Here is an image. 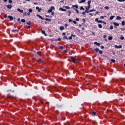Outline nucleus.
Masks as SVG:
<instances>
[{"mask_svg":"<svg viewBox=\"0 0 125 125\" xmlns=\"http://www.w3.org/2000/svg\"><path fill=\"white\" fill-rule=\"evenodd\" d=\"M54 9H55L54 6H51V8L47 11L48 13H50L51 12H52V10H54Z\"/></svg>","mask_w":125,"mask_h":125,"instance_id":"1","label":"nucleus"},{"mask_svg":"<svg viewBox=\"0 0 125 125\" xmlns=\"http://www.w3.org/2000/svg\"><path fill=\"white\" fill-rule=\"evenodd\" d=\"M95 50L96 51V52H98L99 51L100 54H103V51L101 50H99V48H97L95 49Z\"/></svg>","mask_w":125,"mask_h":125,"instance_id":"2","label":"nucleus"},{"mask_svg":"<svg viewBox=\"0 0 125 125\" xmlns=\"http://www.w3.org/2000/svg\"><path fill=\"white\" fill-rule=\"evenodd\" d=\"M71 59L72 61L73 62V63H76V61H77V60H76L74 57L71 56Z\"/></svg>","mask_w":125,"mask_h":125,"instance_id":"3","label":"nucleus"},{"mask_svg":"<svg viewBox=\"0 0 125 125\" xmlns=\"http://www.w3.org/2000/svg\"><path fill=\"white\" fill-rule=\"evenodd\" d=\"M115 48H122V47H123V46H122V45H120L119 46L115 45Z\"/></svg>","mask_w":125,"mask_h":125,"instance_id":"4","label":"nucleus"},{"mask_svg":"<svg viewBox=\"0 0 125 125\" xmlns=\"http://www.w3.org/2000/svg\"><path fill=\"white\" fill-rule=\"evenodd\" d=\"M37 16H38V17H39V18L40 19H42V20H44V18H42V16H41L40 15H37Z\"/></svg>","mask_w":125,"mask_h":125,"instance_id":"5","label":"nucleus"},{"mask_svg":"<svg viewBox=\"0 0 125 125\" xmlns=\"http://www.w3.org/2000/svg\"><path fill=\"white\" fill-rule=\"evenodd\" d=\"M7 8H8V9H11V8H12V5H7Z\"/></svg>","mask_w":125,"mask_h":125,"instance_id":"6","label":"nucleus"},{"mask_svg":"<svg viewBox=\"0 0 125 125\" xmlns=\"http://www.w3.org/2000/svg\"><path fill=\"white\" fill-rule=\"evenodd\" d=\"M72 7H73V8L75 7L76 9H78V8H79V5H73Z\"/></svg>","mask_w":125,"mask_h":125,"instance_id":"7","label":"nucleus"},{"mask_svg":"<svg viewBox=\"0 0 125 125\" xmlns=\"http://www.w3.org/2000/svg\"><path fill=\"white\" fill-rule=\"evenodd\" d=\"M41 33H42L43 34V35H44V36H47L46 33H45V31H44V30H42Z\"/></svg>","mask_w":125,"mask_h":125,"instance_id":"8","label":"nucleus"},{"mask_svg":"<svg viewBox=\"0 0 125 125\" xmlns=\"http://www.w3.org/2000/svg\"><path fill=\"white\" fill-rule=\"evenodd\" d=\"M8 18L10 19V21H12L13 20V17L11 16H8Z\"/></svg>","mask_w":125,"mask_h":125,"instance_id":"9","label":"nucleus"},{"mask_svg":"<svg viewBox=\"0 0 125 125\" xmlns=\"http://www.w3.org/2000/svg\"><path fill=\"white\" fill-rule=\"evenodd\" d=\"M18 11H19V12H21V13H23V12H24V11H23V10H21L19 8L17 9Z\"/></svg>","mask_w":125,"mask_h":125,"instance_id":"10","label":"nucleus"},{"mask_svg":"<svg viewBox=\"0 0 125 125\" xmlns=\"http://www.w3.org/2000/svg\"><path fill=\"white\" fill-rule=\"evenodd\" d=\"M59 10H60V11L66 12V9H63V8H59Z\"/></svg>","mask_w":125,"mask_h":125,"instance_id":"11","label":"nucleus"},{"mask_svg":"<svg viewBox=\"0 0 125 125\" xmlns=\"http://www.w3.org/2000/svg\"><path fill=\"white\" fill-rule=\"evenodd\" d=\"M90 8V5H88V6H86L85 7V9L86 10H89V9Z\"/></svg>","mask_w":125,"mask_h":125,"instance_id":"12","label":"nucleus"},{"mask_svg":"<svg viewBox=\"0 0 125 125\" xmlns=\"http://www.w3.org/2000/svg\"><path fill=\"white\" fill-rule=\"evenodd\" d=\"M94 44H96V45H98V46H99L100 45V43L97 42H94Z\"/></svg>","mask_w":125,"mask_h":125,"instance_id":"13","label":"nucleus"},{"mask_svg":"<svg viewBox=\"0 0 125 125\" xmlns=\"http://www.w3.org/2000/svg\"><path fill=\"white\" fill-rule=\"evenodd\" d=\"M86 0H81L79 1V3H83V2H85Z\"/></svg>","mask_w":125,"mask_h":125,"instance_id":"14","label":"nucleus"},{"mask_svg":"<svg viewBox=\"0 0 125 125\" xmlns=\"http://www.w3.org/2000/svg\"><path fill=\"white\" fill-rule=\"evenodd\" d=\"M12 32H13V33H18V31L17 30H12Z\"/></svg>","mask_w":125,"mask_h":125,"instance_id":"15","label":"nucleus"},{"mask_svg":"<svg viewBox=\"0 0 125 125\" xmlns=\"http://www.w3.org/2000/svg\"><path fill=\"white\" fill-rule=\"evenodd\" d=\"M116 19L118 21L121 20V19H122V17H120V16H117L116 18Z\"/></svg>","mask_w":125,"mask_h":125,"instance_id":"16","label":"nucleus"},{"mask_svg":"<svg viewBox=\"0 0 125 125\" xmlns=\"http://www.w3.org/2000/svg\"><path fill=\"white\" fill-rule=\"evenodd\" d=\"M60 30H61V31H63V30H64V27L63 26H60Z\"/></svg>","mask_w":125,"mask_h":125,"instance_id":"17","label":"nucleus"},{"mask_svg":"<svg viewBox=\"0 0 125 125\" xmlns=\"http://www.w3.org/2000/svg\"><path fill=\"white\" fill-rule=\"evenodd\" d=\"M95 115H96V112L93 111V112L92 113V116H95Z\"/></svg>","mask_w":125,"mask_h":125,"instance_id":"18","label":"nucleus"},{"mask_svg":"<svg viewBox=\"0 0 125 125\" xmlns=\"http://www.w3.org/2000/svg\"><path fill=\"white\" fill-rule=\"evenodd\" d=\"M45 20L46 21H48L49 22H51V20L50 19L46 18V19H45Z\"/></svg>","mask_w":125,"mask_h":125,"instance_id":"19","label":"nucleus"},{"mask_svg":"<svg viewBox=\"0 0 125 125\" xmlns=\"http://www.w3.org/2000/svg\"><path fill=\"white\" fill-rule=\"evenodd\" d=\"M113 24L115 25V26H120V24L119 23H117L116 22H113Z\"/></svg>","mask_w":125,"mask_h":125,"instance_id":"20","label":"nucleus"},{"mask_svg":"<svg viewBox=\"0 0 125 125\" xmlns=\"http://www.w3.org/2000/svg\"><path fill=\"white\" fill-rule=\"evenodd\" d=\"M115 17V16H112L110 17L109 19L110 20H113L114 19V18Z\"/></svg>","mask_w":125,"mask_h":125,"instance_id":"21","label":"nucleus"},{"mask_svg":"<svg viewBox=\"0 0 125 125\" xmlns=\"http://www.w3.org/2000/svg\"><path fill=\"white\" fill-rule=\"evenodd\" d=\"M98 21V23H103V24H106V22H105L104 21Z\"/></svg>","mask_w":125,"mask_h":125,"instance_id":"22","label":"nucleus"},{"mask_svg":"<svg viewBox=\"0 0 125 125\" xmlns=\"http://www.w3.org/2000/svg\"><path fill=\"white\" fill-rule=\"evenodd\" d=\"M108 40H109V41H112V40H113V37H112V36H109V37H108Z\"/></svg>","mask_w":125,"mask_h":125,"instance_id":"23","label":"nucleus"},{"mask_svg":"<svg viewBox=\"0 0 125 125\" xmlns=\"http://www.w3.org/2000/svg\"><path fill=\"white\" fill-rule=\"evenodd\" d=\"M63 7H64V8H66V9H70V7L69 6H63Z\"/></svg>","mask_w":125,"mask_h":125,"instance_id":"24","label":"nucleus"},{"mask_svg":"<svg viewBox=\"0 0 125 125\" xmlns=\"http://www.w3.org/2000/svg\"><path fill=\"white\" fill-rule=\"evenodd\" d=\"M88 5H90V3H91V0H89L87 2Z\"/></svg>","mask_w":125,"mask_h":125,"instance_id":"25","label":"nucleus"},{"mask_svg":"<svg viewBox=\"0 0 125 125\" xmlns=\"http://www.w3.org/2000/svg\"><path fill=\"white\" fill-rule=\"evenodd\" d=\"M39 62H40V63H43V61H42V59H39Z\"/></svg>","mask_w":125,"mask_h":125,"instance_id":"26","label":"nucleus"},{"mask_svg":"<svg viewBox=\"0 0 125 125\" xmlns=\"http://www.w3.org/2000/svg\"><path fill=\"white\" fill-rule=\"evenodd\" d=\"M21 22H22V23H25V22H26V20H25V19H21Z\"/></svg>","mask_w":125,"mask_h":125,"instance_id":"27","label":"nucleus"},{"mask_svg":"<svg viewBox=\"0 0 125 125\" xmlns=\"http://www.w3.org/2000/svg\"><path fill=\"white\" fill-rule=\"evenodd\" d=\"M122 26H125V21H122Z\"/></svg>","mask_w":125,"mask_h":125,"instance_id":"28","label":"nucleus"},{"mask_svg":"<svg viewBox=\"0 0 125 125\" xmlns=\"http://www.w3.org/2000/svg\"><path fill=\"white\" fill-rule=\"evenodd\" d=\"M98 27H99V28H100V29H101V28H102V25L101 24H99Z\"/></svg>","mask_w":125,"mask_h":125,"instance_id":"29","label":"nucleus"},{"mask_svg":"<svg viewBox=\"0 0 125 125\" xmlns=\"http://www.w3.org/2000/svg\"><path fill=\"white\" fill-rule=\"evenodd\" d=\"M93 11H96V10L92 9L89 11V12H93Z\"/></svg>","mask_w":125,"mask_h":125,"instance_id":"30","label":"nucleus"},{"mask_svg":"<svg viewBox=\"0 0 125 125\" xmlns=\"http://www.w3.org/2000/svg\"><path fill=\"white\" fill-rule=\"evenodd\" d=\"M63 125H70V123H69L68 122L64 123L63 124Z\"/></svg>","mask_w":125,"mask_h":125,"instance_id":"31","label":"nucleus"},{"mask_svg":"<svg viewBox=\"0 0 125 125\" xmlns=\"http://www.w3.org/2000/svg\"><path fill=\"white\" fill-rule=\"evenodd\" d=\"M59 49H63V48H64V47H63V46H60L59 47Z\"/></svg>","mask_w":125,"mask_h":125,"instance_id":"32","label":"nucleus"},{"mask_svg":"<svg viewBox=\"0 0 125 125\" xmlns=\"http://www.w3.org/2000/svg\"><path fill=\"white\" fill-rule=\"evenodd\" d=\"M28 11L30 13H32V12H33V10L32 9H29Z\"/></svg>","mask_w":125,"mask_h":125,"instance_id":"33","label":"nucleus"},{"mask_svg":"<svg viewBox=\"0 0 125 125\" xmlns=\"http://www.w3.org/2000/svg\"><path fill=\"white\" fill-rule=\"evenodd\" d=\"M120 39H121V40L123 41V40H125V37H124V36H121Z\"/></svg>","mask_w":125,"mask_h":125,"instance_id":"34","label":"nucleus"},{"mask_svg":"<svg viewBox=\"0 0 125 125\" xmlns=\"http://www.w3.org/2000/svg\"><path fill=\"white\" fill-rule=\"evenodd\" d=\"M104 17H106V16H101L100 17V19H104Z\"/></svg>","mask_w":125,"mask_h":125,"instance_id":"35","label":"nucleus"},{"mask_svg":"<svg viewBox=\"0 0 125 125\" xmlns=\"http://www.w3.org/2000/svg\"><path fill=\"white\" fill-rule=\"evenodd\" d=\"M104 9L108 10V9H110V8H109L108 6H105L104 7Z\"/></svg>","mask_w":125,"mask_h":125,"instance_id":"36","label":"nucleus"},{"mask_svg":"<svg viewBox=\"0 0 125 125\" xmlns=\"http://www.w3.org/2000/svg\"><path fill=\"white\" fill-rule=\"evenodd\" d=\"M74 9L76 11L77 14H79V10H78V9H76L75 8H74Z\"/></svg>","mask_w":125,"mask_h":125,"instance_id":"37","label":"nucleus"},{"mask_svg":"<svg viewBox=\"0 0 125 125\" xmlns=\"http://www.w3.org/2000/svg\"><path fill=\"white\" fill-rule=\"evenodd\" d=\"M27 15V13L26 12L23 13V16H26Z\"/></svg>","mask_w":125,"mask_h":125,"instance_id":"38","label":"nucleus"},{"mask_svg":"<svg viewBox=\"0 0 125 125\" xmlns=\"http://www.w3.org/2000/svg\"><path fill=\"white\" fill-rule=\"evenodd\" d=\"M119 2H123V1H125V0H117Z\"/></svg>","mask_w":125,"mask_h":125,"instance_id":"39","label":"nucleus"},{"mask_svg":"<svg viewBox=\"0 0 125 125\" xmlns=\"http://www.w3.org/2000/svg\"><path fill=\"white\" fill-rule=\"evenodd\" d=\"M111 62H112L113 63H115V62H116V61L114 59H111Z\"/></svg>","mask_w":125,"mask_h":125,"instance_id":"40","label":"nucleus"},{"mask_svg":"<svg viewBox=\"0 0 125 125\" xmlns=\"http://www.w3.org/2000/svg\"><path fill=\"white\" fill-rule=\"evenodd\" d=\"M110 30H113V29H114V26H113V25H111L110 26Z\"/></svg>","mask_w":125,"mask_h":125,"instance_id":"41","label":"nucleus"},{"mask_svg":"<svg viewBox=\"0 0 125 125\" xmlns=\"http://www.w3.org/2000/svg\"><path fill=\"white\" fill-rule=\"evenodd\" d=\"M80 9H81V10H84V8H83V6H81L80 7Z\"/></svg>","mask_w":125,"mask_h":125,"instance_id":"42","label":"nucleus"},{"mask_svg":"<svg viewBox=\"0 0 125 125\" xmlns=\"http://www.w3.org/2000/svg\"><path fill=\"white\" fill-rule=\"evenodd\" d=\"M26 24H27V25H30V24H31V21H28V22H26Z\"/></svg>","mask_w":125,"mask_h":125,"instance_id":"43","label":"nucleus"},{"mask_svg":"<svg viewBox=\"0 0 125 125\" xmlns=\"http://www.w3.org/2000/svg\"><path fill=\"white\" fill-rule=\"evenodd\" d=\"M68 39L69 40H73V38L72 37L71 35L68 38Z\"/></svg>","mask_w":125,"mask_h":125,"instance_id":"44","label":"nucleus"},{"mask_svg":"<svg viewBox=\"0 0 125 125\" xmlns=\"http://www.w3.org/2000/svg\"><path fill=\"white\" fill-rule=\"evenodd\" d=\"M85 12L86 13H89L90 12H89V11H88V10H85Z\"/></svg>","mask_w":125,"mask_h":125,"instance_id":"45","label":"nucleus"},{"mask_svg":"<svg viewBox=\"0 0 125 125\" xmlns=\"http://www.w3.org/2000/svg\"><path fill=\"white\" fill-rule=\"evenodd\" d=\"M63 39H65V40H68V38H67V36H64L63 37Z\"/></svg>","mask_w":125,"mask_h":125,"instance_id":"46","label":"nucleus"},{"mask_svg":"<svg viewBox=\"0 0 125 125\" xmlns=\"http://www.w3.org/2000/svg\"><path fill=\"white\" fill-rule=\"evenodd\" d=\"M73 23H74V24H75V25H77V21H72Z\"/></svg>","mask_w":125,"mask_h":125,"instance_id":"47","label":"nucleus"},{"mask_svg":"<svg viewBox=\"0 0 125 125\" xmlns=\"http://www.w3.org/2000/svg\"><path fill=\"white\" fill-rule=\"evenodd\" d=\"M41 53H42V52L41 51L37 52V54H38V55H40V54H41Z\"/></svg>","mask_w":125,"mask_h":125,"instance_id":"48","label":"nucleus"},{"mask_svg":"<svg viewBox=\"0 0 125 125\" xmlns=\"http://www.w3.org/2000/svg\"><path fill=\"white\" fill-rule=\"evenodd\" d=\"M8 2H9V3H12V0H9Z\"/></svg>","mask_w":125,"mask_h":125,"instance_id":"49","label":"nucleus"},{"mask_svg":"<svg viewBox=\"0 0 125 125\" xmlns=\"http://www.w3.org/2000/svg\"><path fill=\"white\" fill-rule=\"evenodd\" d=\"M85 13H85V11L82 12L83 15H85Z\"/></svg>","mask_w":125,"mask_h":125,"instance_id":"50","label":"nucleus"},{"mask_svg":"<svg viewBox=\"0 0 125 125\" xmlns=\"http://www.w3.org/2000/svg\"><path fill=\"white\" fill-rule=\"evenodd\" d=\"M83 23H85V19H83Z\"/></svg>","mask_w":125,"mask_h":125,"instance_id":"51","label":"nucleus"},{"mask_svg":"<svg viewBox=\"0 0 125 125\" xmlns=\"http://www.w3.org/2000/svg\"><path fill=\"white\" fill-rule=\"evenodd\" d=\"M98 18H96V19H95V21H96V22H98V21H99V20H98Z\"/></svg>","mask_w":125,"mask_h":125,"instance_id":"52","label":"nucleus"},{"mask_svg":"<svg viewBox=\"0 0 125 125\" xmlns=\"http://www.w3.org/2000/svg\"><path fill=\"white\" fill-rule=\"evenodd\" d=\"M51 15H52V16H54V12H52Z\"/></svg>","mask_w":125,"mask_h":125,"instance_id":"53","label":"nucleus"},{"mask_svg":"<svg viewBox=\"0 0 125 125\" xmlns=\"http://www.w3.org/2000/svg\"><path fill=\"white\" fill-rule=\"evenodd\" d=\"M89 15H90V16H93V14L92 13H89Z\"/></svg>","mask_w":125,"mask_h":125,"instance_id":"54","label":"nucleus"},{"mask_svg":"<svg viewBox=\"0 0 125 125\" xmlns=\"http://www.w3.org/2000/svg\"><path fill=\"white\" fill-rule=\"evenodd\" d=\"M76 21H80V19L79 18H76Z\"/></svg>","mask_w":125,"mask_h":125,"instance_id":"55","label":"nucleus"},{"mask_svg":"<svg viewBox=\"0 0 125 125\" xmlns=\"http://www.w3.org/2000/svg\"><path fill=\"white\" fill-rule=\"evenodd\" d=\"M104 39H105V38H107V35H104Z\"/></svg>","mask_w":125,"mask_h":125,"instance_id":"56","label":"nucleus"},{"mask_svg":"<svg viewBox=\"0 0 125 125\" xmlns=\"http://www.w3.org/2000/svg\"><path fill=\"white\" fill-rule=\"evenodd\" d=\"M4 18H7V15H5V16H4Z\"/></svg>","mask_w":125,"mask_h":125,"instance_id":"57","label":"nucleus"},{"mask_svg":"<svg viewBox=\"0 0 125 125\" xmlns=\"http://www.w3.org/2000/svg\"><path fill=\"white\" fill-rule=\"evenodd\" d=\"M36 9L37 10H38L39 9H40V7H36Z\"/></svg>","mask_w":125,"mask_h":125,"instance_id":"58","label":"nucleus"},{"mask_svg":"<svg viewBox=\"0 0 125 125\" xmlns=\"http://www.w3.org/2000/svg\"><path fill=\"white\" fill-rule=\"evenodd\" d=\"M72 21H73L72 20H71V19H69L68 20V21L69 22H72Z\"/></svg>","mask_w":125,"mask_h":125,"instance_id":"59","label":"nucleus"},{"mask_svg":"<svg viewBox=\"0 0 125 125\" xmlns=\"http://www.w3.org/2000/svg\"><path fill=\"white\" fill-rule=\"evenodd\" d=\"M101 48H102V49H104V46H101Z\"/></svg>","mask_w":125,"mask_h":125,"instance_id":"60","label":"nucleus"},{"mask_svg":"<svg viewBox=\"0 0 125 125\" xmlns=\"http://www.w3.org/2000/svg\"><path fill=\"white\" fill-rule=\"evenodd\" d=\"M71 37H76V36L74 34H71Z\"/></svg>","mask_w":125,"mask_h":125,"instance_id":"61","label":"nucleus"},{"mask_svg":"<svg viewBox=\"0 0 125 125\" xmlns=\"http://www.w3.org/2000/svg\"><path fill=\"white\" fill-rule=\"evenodd\" d=\"M68 26V24L67 23H65L64 24V27H67Z\"/></svg>","mask_w":125,"mask_h":125,"instance_id":"62","label":"nucleus"},{"mask_svg":"<svg viewBox=\"0 0 125 125\" xmlns=\"http://www.w3.org/2000/svg\"><path fill=\"white\" fill-rule=\"evenodd\" d=\"M121 31H125V28H121Z\"/></svg>","mask_w":125,"mask_h":125,"instance_id":"63","label":"nucleus"},{"mask_svg":"<svg viewBox=\"0 0 125 125\" xmlns=\"http://www.w3.org/2000/svg\"><path fill=\"white\" fill-rule=\"evenodd\" d=\"M31 14L29 13V12L28 13H27V15L28 16H29V15H30Z\"/></svg>","mask_w":125,"mask_h":125,"instance_id":"64","label":"nucleus"}]
</instances>
